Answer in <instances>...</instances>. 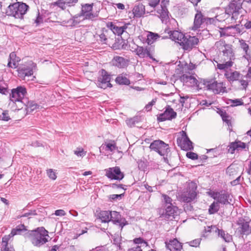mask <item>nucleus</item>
I'll use <instances>...</instances> for the list:
<instances>
[{
  "instance_id": "nucleus-43",
  "label": "nucleus",
  "mask_w": 251,
  "mask_h": 251,
  "mask_svg": "<svg viewBox=\"0 0 251 251\" xmlns=\"http://www.w3.org/2000/svg\"><path fill=\"white\" fill-rule=\"evenodd\" d=\"M217 17H215L214 18H208L204 17V24L206 25L212 24L216 25L217 21H220L219 19H217Z\"/></svg>"
},
{
  "instance_id": "nucleus-41",
  "label": "nucleus",
  "mask_w": 251,
  "mask_h": 251,
  "mask_svg": "<svg viewBox=\"0 0 251 251\" xmlns=\"http://www.w3.org/2000/svg\"><path fill=\"white\" fill-rule=\"evenodd\" d=\"M116 82L122 85H128L130 84V80L125 76L119 75L116 78Z\"/></svg>"
},
{
  "instance_id": "nucleus-45",
  "label": "nucleus",
  "mask_w": 251,
  "mask_h": 251,
  "mask_svg": "<svg viewBox=\"0 0 251 251\" xmlns=\"http://www.w3.org/2000/svg\"><path fill=\"white\" fill-rule=\"evenodd\" d=\"M239 43L241 48L244 52H248L249 50V46L245 40L241 39L239 40Z\"/></svg>"
},
{
  "instance_id": "nucleus-14",
  "label": "nucleus",
  "mask_w": 251,
  "mask_h": 251,
  "mask_svg": "<svg viewBox=\"0 0 251 251\" xmlns=\"http://www.w3.org/2000/svg\"><path fill=\"white\" fill-rule=\"evenodd\" d=\"M177 208L172 205H167L165 209L160 210V217L167 220H172L176 213Z\"/></svg>"
},
{
  "instance_id": "nucleus-21",
  "label": "nucleus",
  "mask_w": 251,
  "mask_h": 251,
  "mask_svg": "<svg viewBox=\"0 0 251 251\" xmlns=\"http://www.w3.org/2000/svg\"><path fill=\"white\" fill-rule=\"evenodd\" d=\"M18 72L19 76L22 78L31 76L33 73L32 69L25 65L20 66L18 69Z\"/></svg>"
},
{
  "instance_id": "nucleus-55",
  "label": "nucleus",
  "mask_w": 251,
  "mask_h": 251,
  "mask_svg": "<svg viewBox=\"0 0 251 251\" xmlns=\"http://www.w3.org/2000/svg\"><path fill=\"white\" fill-rule=\"evenodd\" d=\"M156 101V99H153L151 102H149L148 104H147L145 107V109L147 111H150L151 110L152 106L155 104V102Z\"/></svg>"
},
{
  "instance_id": "nucleus-20",
  "label": "nucleus",
  "mask_w": 251,
  "mask_h": 251,
  "mask_svg": "<svg viewBox=\"0 0 251 251\" xmlns=\"http://www.w3.org/2000/svg\"><path fill=\"white\" fill-rule=\"evenodd\" d=\"M165 32L169 34L170 39L175 41L180 44V42H182L184 35L177 30L171 31L169 29H165Z\"/></svg>"
},
{
  "instance_id": "nucleus-6",
  "label": "nucleus",
  "mask_w": 251,
  "mask_h": 251,
  "mask_svg": "<svg viewBox=\"0 0 251 251\" xmlns=\"http://www.w3.org/2000/svg\"><path fill=\"white\" fill-rule=\"evenodd\" d=\"M216 45L217 47H221V51L223 53L224 61L231 60L233 61L235 59V55L231 45L226 44L222 42H218L216 43Z\"/></svg>"
},
{
  "instance_id": "nucleus-38",
  "label": "nucleus",
  "mask_w": 251,
  "mask_h": 251,
  "mask_svg": "<svg viewBox=\"0 0 251 251\" xmlns=\"http://www.w3.org/2000/svg\"><path fill=\"white\" fill-rule=\"evenodd\" d=\"M220 209V205L218 202L214 201L209 206L208 209V212L209 214H214L217 213Z\"/></svg>"
},
{
  "instance_id": "nucleus-33",
  "label": "nucleus",
  "mask_w": 251,
  "mask_h": 251,
  "mask_svg": "<svg viewBox=\"0 0 251 251\" xmlns=\"http://www.w3.org/2000/svg\"><path fill=\"white\" fill-rule=\"evenodd\" d=\"M238 231L241 234L248 235L250 233L249 225L248 222H243L239 224Z\"/></svg>"
},
{
  "instance_id": "nucleus-48",
  "label": "nucleus",
  "mask_w": 251,
  "mask_h": 251,
  "mask_svg": "<svg viewBox=\"0 0 251 251\" xmlns=\"http://www.w3.org/2000/svg\"><path fill=\"white\" fill-rule=\"evenodd\" d=\"M201 241V239L198 238L187 242V243L190 246L197 247L200 245Z\"/></svg>"
},
{
  "instance_id": "nucleus-1",
  "label": "nucleus",
  "mask_w": 251,
  "mask_h": 251,
  "mask_svg": "<svg viewBox=\"0 0 251 251\" xmlns=\"http://www.w3.org/2000/svg\"><path fill=\"white\" fill-rule=\"evenodd\" d=\"M27 236L32 244L36 247H41L48 241V231L43 227L28 231Z\"/></svg>"
},
{
  "instance_id": "nucleus-63",
  "label": "nucleus",
  "mask_w": 251,
  "mask_h": 251,
  "mask_svg": "<svg viewBox=\"0 0 251 251\" xmlns=\"http://www.w3.org/2000/svg\"><path fill=\"white\" fill-rule=\"evenodd\" d=\"M54 214L58 216H63L66 215V212L63 209H58L55 211Z\"/></svg>"
},
{
  "instance_id": "nucleus-54",
  "label": "nucleus",
  "mask_w": 251,
  "mask_h": 251,
  "mask_svg": "<svg viewBox=\"0 0 251 251\" xmlns=\"http://www.w3.org/2000/svg\"><path fill=\"white\" fill-rule=\"evenodd\" d=\"M10 118L8 115V111H4L2 113V115H0V120H3L5 121H8Z\"/></svg>"
},
{
  "instance_id": "nucleus-24",
  "label": "nucleus",
  "mask_w": 251,
  "mask_h": 251,
  "mask_svg": "<svg viewBox=\"0 0 251 251\" xmlns=\"http://www.w3.org/2000/svg\"><path fill=\"white\" fill-rule=\"evenodd\" d=\"M113 65L119 68H124L127 65L128 60L123 57L115 56L111 61Z\"/></svg>"
},
{
  "instance_id": "nucleus-15",
  "label": "nucleus",
  "mask_w": 251,
  "mask_h": 251,
  "mask_svg": "<svg viewBox=\"0 0 251 251\" xmlns=\"http://www.w3.org/2000/svg\"><path fill=\"white\" fill-rule=\"evenodd\" d=\"M110 222H112L114 224L119 225L121 229L127 224L126 220L122 218L119 212L115 211H110Z\"/></svg>"
},
{
  "instance_id": "nucleus-32",
  "label": "nucleus",
  "mask_w": 251,
  "mask_h": 251,
  "mask_svg": "<svg viewBox=\"0 0 251 251\" xmlns=\"http://www.w3.org/2000/svg\"><path fill=\"white\" fill-rule=\"evenodd\" d=\"M110 211H101L98 214L99 219L102 223H108L110 222Z\"/></svg>"
},
{
  "instance_id": "nucleus-57",
  "label": "nucleus",
  "mask_w": 251,
  "mask_h": 251,
  "mask_svg": "<svg viewBox=\"0 0 251 251\" xmlns=\"http://www.w3.org/2000/svg\"><path fill=\"white\" fill-rule=\"evenodd\" d=\"M186 156L192 160H196L198 159V155L197 153L193 152H188L186 153Z\"/></svg>"
},
{
  "instance_id": "nucleus-58",
  "label": "nucleus",
  "mask_w": 251,
  "mask_h": 251,
  "mask_svg": "<svg viewBox=\"0 0 251 251\" xmlns=\"http://www.w3.org/2000/svg\"><path fill=\"white\" fill-rule=\"evenodd\" d=\"M47 175L52 180H55L56 178V176L52 169H49L47 171Z\"/></svg>"
},
{
  "instance_id": "nucleus-17",
  "label": "nucleus",
  "mask_w": 251,
  "mask_h": 251,
  "mask_svg": "<svg viewBox=\"0 0 251 251\" xmlns=\"http://www.w3.org/2000/svg\"><path fill=\"white\" fill-rule=\"evenodd\" d=\"M136 54L141 58L149 57L153 61H156V59L152 56L151 51V47H146L145 48L141 46H137L135 50Z\"/></svg>"
},
{
  "instance_id": "nucleus-25",
  "label": "nucleus",
  "mask_w": 251,
  "mask_h": 251,
  "mask_svg": "<svg viewBox=\"0 0 251 251\" xmlns=\"http://www.w3.org/2000/svg\"><path fill=\"white\" fill-rule=\"evenodd\" d=\"M166 246L170 251H180L182 247L181 243L176 239L170 240L168 243H166Z\"/></svg>"
},
{
  "instance_id": "nucleus-8",
  "label": "nucleus",
  "mask_w": 251,
  "mask_h": 251,
  "mask_svg": "<svg viewBox=\"0 0 251 251\" xmlns=\"http://www.w3.org/2000/svg\"><path fill=\"white\" fill-rule=\"evenodd\" d=\"M177 144L184 151L193 150V143L188 138L186 133L182 131L181 136L177 138Z\"/></svg>"
},
{
  "instance_id": "nucleus-60",
  "label": "nucleus",
  "mask_w": 251,
  "mask_h": 251,
  "mask_svg": "<svg viewBox=\"0 0 251 251\" xmlns=\"http://www.w3.org/2000/svg\"><path fill=\"white\" fill-rule=\"evenodd\" d=\"M191 76L192 75H190L187 74H183L180 76V79L184 82H188L189 81H190Z\"/></svg>"
},
{
  "instance_id": "nucleus-36",
  "label": "nucleus",
  "mask_w": 251,
  "mask_h": 251,
  "mask_svg": "<svg viewBox=\"0 0 251 251\" xmlns=\"http://www.w3.org/2000/svg\"><path fill=\"white\" fill-rule=\"evenodd\" d=\"M34 18L32 19V24H36V25H39L40 24L43 23L42 16L40 14L39 10L35 11L34 13Z\"/></svg>"
},
{
  "instance_id": "nucleus-56",
  "label": "nucleus",
  "mask_w": 251,
  "mask_h": 251,
  "mask_svg": "<svg viewBox=\"0 0 251 251\" xmlns=\"http://www.w3.org/2000/svg\"><path fill=\"white\" fill-rule=\"evenodd\" d=\"M27 106L28 108H29L31 111H33L39 107V105L34 101H29Z\"/></svg>"
},
{
  "instance_id": "nucleus-47",
  "label": "nucleus",
  "mask_w": 251,
  "mask_h": 251,
  "mask_svg": "<svg viewBox=\"0 0 251 251\" xmlns=\"http://www.w3.org/2000/svg\"><path fill=\"white\" fill-rule=\"evenodd\" d=\"M0 93L2 94H6L8 93L6 84L2 81H0Z\"/></svg>"
},
{
  "instance_id": "nucleus-18",
  "label": "nucleus",
  "mask_w": 251,
  "mask_h": 251,
  "mask_svg": "<svg viewBox=\"0 0 251 251\" xmlns=\"http://www.w3.org/2000/svg\"><path fill=\"white\" fill-rule=\"evenodd\" d=\"M128 24H125L124 26H119L113 24L111 22H109L107 23L106 26L107 27L110 29L114 34H117L118 35H122L125 30L127 28Z\"/></svg>"
},
{
  "instance_id": "nucleus-22",
  "label": "nucleus",
  "mask_w": 251,
  "mask_h": 251,
  "mask_svg": "<svg viewBox=\"0 0 251 251\" xmlns=\"http://www.w3.org/2000/svg\"><path fill=\"white\" fill-rule=\"evenodd\" d=\"M78 0H58L54 2V5L57 6L62 10L65 9L67 7L74 6Z\"/></svg>"
},
{
  "instance_id": "nucleus-53",
  "label": "nucleus",
  "mask_w": 251,
  "mask_h": 251,
  "mask_svg": "<svg viewBox=\"0 0 251 251\" xmlns=\"http://www.w3.org/2000/svg\"><path fill=\"white\" fill-rule=\"evenodd\" d=\"M162 197L163 198V200L164 202L166 203V206L168 205H172V199L169 197L168 196L165 194L162 195Z\"/></svg>"
},
{
  "instance_id": "nucleus-34",
  "label": "nucleus",
  "mask_w": 251,
  "mask_h": 251,
  "mask_svg": "<svg viewBox=\"0 0 251 251\" xmlns=\"http://www.w3.org/2000/svg\"><path fill=\"white\" fill-rule=\"evenodd\" d=\"M104 148L105 151H112L117 149L116 143L114 141L109 142H105L102 145Z\"/></svg>"
},
{
  "instance_id": "nucleus-27",
  "label": "nucleus",
  "mask_w": 251,
  "mask_h": 251,
  "mask_svg": "<svg viewBox=\"0 0 251 251\" xmlns=\"http://www.w3.org/2000/svg\"><path fill=\"white\" fill-rule=\"evenodd\" d=\"M225 30L227 31L231 30L229 32L230 35H235L236 34H242L244 32V27L242 25H236L234 26H229L225 27Z\"/></svg>"
},
{
  "instance_id": "nucleus-61",
  "label": "nucleus",
  "mask_w": 251,
  "mask_h": 251,
  "mask_svg": "<svg viewBox=\"0 0 251 251\" xmlns=\"http://www.w3.org/2000/svg\"><path fill=\"white\" fill-rule=\"evenodd\" d=\"M189 82H190V83L194 86L199 87V82L198 81V80L194 77V76H192L190 78V81Z\"/></svg>"
},
{
  "instance_id": "nucleus-46",
  "label": "nucleus",
  "mask_w": 251,
  "mask_h": 251,
  "mask_svg": "<svg viewBox=\"0 0 251 251\" xmlns=\"http://www.w3.org/2000/svg\"><path fill=\"white\" fill-rule=\"evenodd\" d=\"M124 193L118 195V194H112L109 196V199L111 201H116L117 200H121L124 196Z\"/></svg>"
},
{
  "instance_id": "nucleus-10",
  "label": "nucleus",
  "mask_w": 251,
  "mask_h": 251,
  "mask_svg": "<svg viewBox=\"0 0 251 251\" xmlns=\"http://www.w3.org/2000/svg\"><path fill=\"white\" fill-rule=\"evenodd\" d=\"M111 76L104 69L101 71V75L98 77L97 85L102 89H106L107 87H111L110 83Z\"/></svg>"
},
{
  "instance_id": "nucleus-39",
  "label": "nucleus",
  "mask_w": 251,
  "mask_h": 251,
  "mask_svg": "<svg viewBox=\"0 0 251 251\" xmlns=\"http://www.w3.org/2000/svg\"><path fill=\"white\" fill-rule=\"evenodd\" d=\"M225 63H218L217 67L219 70H226L232 66L233 62L231 60L225 61Z\"/></svg>"
},
{
  "instance_id": "nucleus-23",
  "label": "nucleus",
  "mask_w": 251,
  "mask_h": 251,
  "mask_svg": "<svg viewBox=\"0 0 251 251\" xmlns=\"http://www.w3.org/2000/svg\"><path fill=\"white\" fill-rule=\"evenodd\" d=\"M204 17L201 11H197L195 16L193 30L198 29L202 24H204Z\"/></svg>"
},
{
  "instance_id": "nucleus-11",
  "label": "nucleus",
  "mask_w": 251,
  "mask_h": 251,
  "mask_svg": "<svg viewBox=\"0 0 251 251\" xmlns=\"http://www.w3.org/2000/svg\"><path fill=\"white\" fill-rule=\"evenodd\" d=\"M105 176L111 179L122 180L124 177V174L121 171L119 167L109 168L105 169Z\"/></svg>"
},
{
  "instance_id": "nucleus-12",
  "label": "nucleus",
  "mask_w": 251,
  "mask_h": 251,
  "mask_svg": "<svg viewBox=\"0 0 251 251\" xmlns=\"http://www.w3.org/2000/svg\"><path fill=\"white\" fill-rule=\"evenodd\" d=\"M205 85L208 90L212 91L215 94L224 93L226 91V87L223 86V83H218L215 80H211L207 81Z\"/></svg>"
},
{
  "instance_id": "nucleus-7",
  "label": "nucleus",
  "mask_w": 251,
  "mask_h": 251,
  "mask_svg": "<svg viewBox=\"0 0 251 251\" xmlns=\"http://www.w3.org/2000/svg\"><path fill=\"white\" fill-rule=\"evenodd\" d=\"M93 3H86L81 5V10L80 13L75 17V19L78 17H83V19L92 20L96 16L92 12Z\"/></svg>"
},
{
  "instance_id": "nucleus-42",
  "label": "nucleus",
  "mask_w": 251,
  "mask_h": 251,
  "mask_svg": "<svg viewBox=\"0 0 251 251\" xmlns=\"http://www.w3.org/2000/svg\"><path fill=\"white\" fill-rule=\"evenodd\" d=\"M9 240L8 236H5L2 239V249L1 251H13L8 247V242Z\"/></svg>"
},
{
  "instance_id": "nucleus-26",
  "label": "nucleus",
  "mask_w": 251,
  "mask_h": 251,
  "mask_svg": "<svg viewBox=\"0 0 251 251\" xmlns=\"http://www.w3.org/2000/svg\"><path fill=\"white\" fill-rule=\"evenodd\" d=\"M246 144L245 143L242 142L241 141H235L234 142L231 143L230 145L228 146V151L231 153H233L234 152L235 150H240L245 149L246 148Z\"/></svg>"
},
{
  "instance_id": "nucleus-19",
  "label": "nucleus",
  "mask_w": 251,
  "mask_h": 251,
  "mask_svg": "<svg viewBox=\"0 0 251 251\" xmlns=\"http://www.w3.org/2000/svg\"><path fill=\"white\" fill-rule=\"evenodd\" d=\"M241 7V5L239 2L233 0L229 3L226 9L225 15H231V13L239 14V10Z\"/></svg>"
},
{
  "instance_id": "nucleus-51",
  "label": "nucleus",
  "mask_w": 251,
  "mask_h": 251,
  "mask_svg": "<svg viewBox=\"0 0 251 251\" xmlns=\"http://www.w3.org/2000/svg\"><path fill=\"white\" fill-rule=\"evenodd\" d=\"M157 12L159 13L162 18H166L168 16V11L165 7L161 6V9H159Z\"/></svg>"
},
{
  "instance_id": "nucleus-52",
  "label": "nucleus",
  "mask_w": 251,
  "mask_h": 251,
  "mask_svg": "<svg viewBox=\"0 0 251 251\" xmlns=\"http://www.w3.org/2000/svg\"><path fill=\"white\" fill-rule=\"evenodd\" d=\"M74 153L77 156L83 157L86 155V152L83 149L77 148V150L74 151Z\"/></svg>"
},
{
  "instance_id": "nucleus-3",
  "label": "nucleus",
  "mask_w": 251,
  "mask_h": 251,
  "mask_svg": "<svg viewBox=\"0 0 251 251\" xmlns=\"http://www.w3.org/2000/svg\"><path fill=\"white\" fill-rule=\"evenodd\" d=\"M197 184L194 182L188 183L186 191L183 192L180 196L181 201L184 202H190L196 198L197 193Z\"/></svg>"
},
{
  "instance_id": "nucleus-64",
  "label": "nucleus",
  "mask_w": 251,
  "mask_h": 251,
  "mask_svg": "<svg viewBox=\"0 0 251 251\" xmlns=\"http://www.w3.org/2000/svg\"><path fill=\"white\" fill-rule=\"evenodd\" d=\"M100 40L102 44H106V41L107 40L106 35L102 33L100 35Z\"/></svg>"
},
{
  "instance_id": "nucleus-44",
  "label": "nucleus",
  "mask_w": 251,
  "mask_h": 251,
  "mask_svg": "<svg viewBox=\"0 0 251 251\" xmlns=\"http://www.w3.org/2000/svg\"><path fill=\"white\" fill-rule=\"evenodd\" d=\"M239 14L231 13V15H227L228 16L226 18V22L233 23L236 22L238 19Z\"/></svg>"
},
{
  "instance_id": "nucleus-9",
  "label": "nucleus",
  "mask_w": 251,
  "mask_h": 251,
  "mask_svg": "<svg viewBox=\"0 0 251 251\" xmlns=\"http://www.w3.org/2000/svg\"><path fill=\"white\" fill-rule=\"evenodd\" d=\"M26 94V90L25 87L18 86L11 90L10 94V100L14 102L21 101Z\"/></svg>"
},
{
  "instance_id": "nucleus-62",
  "label": "nucleus",
  "mask_w": 251,
  "mask_h": 251,
  "mask_svg": "<svg viewBox=\"0 0 251 251\" xmlns=\"http://www.w3.org/2000/svg\"><path fill=\"white\" fill-rule=\"evenodd\" d=\"M231 102L233 106L241 105L244 104L242 100L240 99H235L231 100Z\"/></svg>"
},
{
  "instance_id": "nucleus-30",
  "label": "nucleus",
  "mask_w": 251,
  "mask_h": 251,
  "mask_svg": "<svg viewBox=\"0 0 251 251\" xmlns=\"http://www.w3.org/2000/svg\"><path fill=\"white\" fill-rule=\"evenodd\" d=\"M215 232L217 233L219 237H221L226 242H230L232 240V236L228 233H226L223 229H219L217 226H214Z\"/></svg>"
},
{
  "instance_id": "nucleus-28",
  "label": "nucleus",
  "mask_w": 251,
  "mask_h": 251,
  "mask_svg": "<svg viewBox=\"0 0 251 251\" xmlns=\"http://www.w3.org/2000/svg\"><path fill=\"white\" fill-rule=\"evenodd\" d=\"M20 59L16 56L15 52H11L9 56L7 66L9 68H16L18 67V62Z\"/></svg>"
},
{
  "instance_id": "nucleus-4",
  "label": "nucleus",
  "mask_w": 251,
  "mask_h": 251,
  "mask_svg": "<svg viewBox=\"0 0 251 251\" xmlns=\"http://www.w3.org/2000/svg\"><path fill=\"white\" fill-rule=\"evenodd\" d=\"M150 148L151 150L157 152L161 156L167 155L170 151L169 145L160 140L152 142L150 144Z\"/></svg>"
},
{
  "instance_id": "nucleus-5",
  "label": "nucleus",
  "mask_w": 251,
  "mask_h": 251,
  "mask_svg": "<svg viewBox=\"0 0 251 251\" xmlns=\"http://www.w3.org/2000/svg\"><path fill=\"white\" fill-rule=\"evenodd\" d=\"M210 195L219 203L224 205L230 204L232 201V196L225 191H221L219 192H213L210 194Z\"/></svg>"
},
{
  "instance_id": "nucleus-13",
  "label": "nucleus",
  "mask_w": 251,
  "mask_h": 251,
  "mask_svg": "<svg viewBox=\"0 0 251 251\" xmlns=\"http://www.w3.org/2000/svg\"><path fill=\"white\" fill-rule=\"evenodd\" d=\"M199 42V39L195 36H189L188 38H187L184 36L182 42H180V45L182 46L184 50H190L195 48Z\"/></svg>"
},
{
  "instance_id": "nucleus-59",
  "label": "nucleus",
  "mask_w": 251,
  "mask_h": 251,
  "mask_svg": "<svg viewBox=\"0 0 251 251\" xmlns=\"http://www.w3.org/2000/svg\"><path fill=\"white\" fill-rule=\"evenodd\" d=\"M36 215H37L36 210H29L28 212L25 213L23 215H20L19 216V217L20 218L25 217H28L29 216Z\"/></svg>"
},
{
  "instance_id": "nucleus-16",
  "label": "nucleus",
  "mask_w": 251,
  "mask_h": 251,
  "mask_svg": "<svg viewBox=\"0 0 251 251\" xmlns=\"http://www.w3.org/2000/svg\"><path fill=\"white\" fill-rule=\"evenodd\" d=\"M176 116V113L175 112L170 106L168 105L166 107L165 111L159 114L157 117V120L160 122L166 120H171Z\"/></svg>"
},
{
  "instance_id": "nucleus-37",
  "label": "nucleus",
  "mask_w": 251,
  "mask_h": 251,
  "mask_svg": "<svg viewBox=\"0 0 251 251\" xmlns=\"http://www.w3.org/2000/svg\"><path fill=\"white\" fill-rule=\"evenodd\" d=\"M158 38L159 36L157 33L149 32L147 38V42L148 45H151Z\"/></svg>"
},
{
  "instance_id": "nucleus-50",
  "label": "nucleus",
  "mask_w": 251,
  "mask_h": 251,
  "mask_svg": "<svg viewBox=\"0 0 251 251\" xmlns=\"http://www.w3.org/2000/svg\"><path fill=\"white\" fill-rule=\"evenodd\" d=\"M121 240V237L119 236L118 235L115 236L113 238V244L117 245L119 250L121 249L120 246Z\"/></svg>"
},
{
  "instance_id": "nucleus-49",
  "label": "nucleus",
  "mask_w": 251,
  "mask_h": 251,
  "mask_svg": "<svg viewBox=\"0 0 251 251\" xmlns=\"http://www.w3.org/2000/svg\"><path fill=\"white\" fill-rule=\"evenodd\" d=\"M133 242L136 244H141V245L140 246L141 247H146L147 246V243L140 237L134 239Z\"/></svg>"
},
{
  "instance_id": "nucleus-2",
  "label": "nucleus",
  "mask_w": 251,
  "mask_h": 251,
  "mask_svg": "<svg viewBox=\"0 0 251 251\" xmlns=\"http://www.w3.org/2000/svg\"><path fill=\"white\" fill-rule=\"evenodd\" d=\"M28 8V5L25 3L15 2L10 4L7 7L5 14L8 16H12L16 19H22Z\"/></svg>"
},
{
  "instance_id": "nucleus-35",
  "label": "nucleus",
  "mask_w": 251,
  "mask_h": 251,
  "mask_svg": "<svg viewBox=\"0 0 251 251\" xmlns=\"http://www.w3.org/2000/svg\"><path fill=\"white\" fill-rule=\"evenodd\" d=\"M25 226L24 225H20L17 226L16 228H13L11 232L12 236H14L16 234H21L24 231H26Z\"/></svg>"
},
{
  "instance_id": "nucleus-40",
  "label": "nucleus",
  "mask_w": 251,
  "mask_h": 251,
  "mask_svg": "<svg viewBox=\"0 0 251 251\" xmlns=\"http://www.w3.org/2000/svg\"><path fill=\"white\" fill-rule=\"evenodd\" d=\"M139 122L140 117L138 116H134L132 118L128 119L126 121V124L130 127L134 126L135 125L138 123Z\"/></svg>"
},
{
  "instance_id": "nucleus-31",
  "label": "nucleus",
  "mask_w": 251,
  "mask_h": 251,
  "mask_svg": "<svg viewBox=\"0 0 251 251\" xmlns=\"http://www.w3.org/2000/svg\"><path fill=\"white\" fill-rule=\"evenodd\" d=\"M132 11L134 16L141 17L145 13V6L142 3H139L134 6Z\"/></svg>"
},
{
  "instance_id": "nucleus-29",
  "label": "nucleus",
  "mask_w": 251,
  "mask_h": 251,
  "mask_svg": "<svg viewBox=\"0 0 251 251\" xmlns=\"http://www.w3.org/2000/svg\"><path fill=\"white\" fill-rule=\"evenodd\" d=\"M225 76L228 81L233 82L239 80L241 76H242V75L239 72L234 71L233 72H226L225 74Z\"/></svg>"
}]
</instances>
